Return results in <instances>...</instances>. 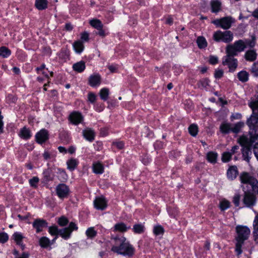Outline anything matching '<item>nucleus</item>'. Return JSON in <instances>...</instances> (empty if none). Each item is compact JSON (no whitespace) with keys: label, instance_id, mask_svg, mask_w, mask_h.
<instances>
[{"label":"nucleus","instance_id":"1","mask_svg":"<svg viewBox=\"0 0 258 258\" xmlns=\"http://www.w3.org/2000/svg\"><path fill=\"white\" fill-rule=\"evenodd\" d=\"M248 105L252 110V114L246 122L249 127V138L242 136L238 140L242 147V152L244 159L247 162L251 155L250 148L258 140V93L255 98L251 99Z\"/></svg>","mask_w":258,"mask_h":258},{"label":"nucleus","instance_id":"2","mask_svg":"<svg viewBox=\"0 0 258 258\" xmlns=\"http://www.w3.org/2000/svg\"><path fill=\"white\" fill-rule=\"evenodd\" d=\"M111 250L118 254L131 256L134 254L135 249L124 237L116 238Z\"/></svg>","mask_w":258,"mask_h":258},{"label":"nucleus","instance_id":"3","mask_svg":"<svg viewBox=\"0 0 258 258\" xmlns=\"http://www.w3.org/2000/svg\"><path fill=\"white\" fill-rule=\"evenodd\" d=\"M237 236L236 238V251L237 254L241 252V246L244 240L247 239L250 234V230L246 226H238L236 227Z\"/></svg>","mask_w":258,"mask_h":258},{"label":"nucleus","instance_id":"4","mask_svg":"<svg viewBox=\"0 0 258 258\" xmlns=\"http://www.w3.org/2000/svg\"><path fill=\"white\" fill-rule=\"evenodd\" d=\"M240 179L242 183L250 185L253 191L258 194V181L254 177L247 172H243Z\"/></svg>","mask_w":258,"mask_h":258},{"label":"nucleus","instance_id":"5","mask_svg":"<svg viewBox=\"0 0 258 258\" xmlns=\"http://www.w3.org/2000/svg\"><path fill=\"white\" fill-rule=\"evenodd\" d=\"M233 38V34L230 31L222 32L217 31L213 34V39L217 42L222 41L225 43H229Z\"/></svg>","mask_w":258,"mask_h":258},{"label":"nucleus","instance_id":"6","mask_svg":"<svg viewBox=\"0 0 258 258\" xmlns=\"http://www.w3.org/2000/svg\"><path fill=\"white\" fill-rule=\"evenodd\" d=\"M235 20L230 16L223 17L220 19H217L212 21V23L217 27H221L223 29H229Z\"/></svg>","mask_w":258,"mask_h":258},{"label":"nucleus","instance_id":"7","mask_svg":"<svg viewBox=\"0 0 258 258\" xmlns=\"http://www.w3.org/2000/svg\"><path fill=\"white\" fill-rule=\"evenodd\" d=\"M245 47V44L242 40H238L233 45H228L226 48V53L237 55V53L242 51Z\"/></svg>","mask_w":258,"mask_h":258},{"label":"nucleus","instance_id":"8","mask_svg":"<svg viewBox=\"0 0 258 258\" xmlns=\"http://www.w3.org/2000/svg\"><path fill=\"white\" fill-rule=\"evenodd\" d=\"M222 58V64L224 66H227L230 72H234L237 67V60L233 57L232 54H227Z\"/></svg>","mask_w":258,"mask_h":258},{"label":"nucleus","instance_id":"9","mask_svg":"<svg viewBox=\"0 0 258 258\" xmlns=\"http://www.w3.org/2000/svg\"><path fill=\"white\" fill-rule=\"evenodd\" d=\"M77 229V225L73 222H71L68 227L59 229V236L64 239L67 240L71 237L72 232Z\"/></svg>","mask_w":258,"mask_h":258},{"label":"nucleus","instance_id":"10","mask_svg":"<svg viewBox=\"0 0 258 258\" xmlns=\"http://www.w3.org/2000/svg\"><path fill=\"white\" fill-rule=\"evenodd\" d=\"M55 190L57 196L61 199L67 198L70 192L68 186L62 183L58 184L56 187Z\"/></svg>","mask_w":258,"mask_h":258},{"label":"nucleus","instance_id":"11","mask_svg":"<svg viewBox=\"0 0 258 258\" xmlns=\"http://www.w3.org/2000/svg\"><path fill=\"white\" fill-rule=\"evenodd\" d=\"M94 205L96 209L103 210L107 207V201L103 197H97L94 201Z\"/></svg>","mask_w":258,"mask_h":258},{"label":"nucleus","instance_id":"12","mask_svg":"<svg viewBox=\"0 0 258 258\" xmlns=\"http://www.w3.org/2000/svg\"><path fill=\"white\" fill-rule=\"evenodd\" d=\"M243 202L247 207L252 206L255 203V197L250 192H245Z\"/></svg>","mask_w":258,"mask_h":258},{"label":"nucleus","instance_id":"13","mask_svg":"<svg viewBox=\"0 0 258 258\" xmlns=\"http://www.w3.org/2000/svg\"><path fill=\"white\" fill-rule=\"evenodd\" d=\"M83 117L78 112H73L70 115V120L74 124H78L82 122Z\"/></svg>","mask_w":258,"mask_h":258},{"label":"nucleus","instance_id":"14","mask_svg":"<svg viewBox=\"0 0 258 258\" xmlns=\"http://www.w3.org/2000/svg\"><path fill=\"white\" fill-rule=\"evenodd\" d=\"M37 142L42 144L48 139V133L45 130H41L35 136Z\"/></svg>","mask_w":258,"mask_h":258},{"label":"nucleus","instance_id":"15","mask_svg":"<svg viewBox=\"0 0 258 258\" xmlns=\"http://www.w3.org/2000/svg\"><path fill=\"white\" fill-rule=\"evenodd\" d=\"M130 226H127L123 222H119L114 225L112 228L113 231L125 232L130 229Z\"/></svg>","mask_w":258,"mask_h":258},{"label":"nucleus","instance_id":"16","mask_svg":"<svg viewBox=\"0 0 258 258\" xmlns=\"http://www.w3.org/2000/svg\"><path fill=\"white\" fill-rule=\"evenodd\" d=\"M89 81L92 87L98 86L100 84V76L98 74L93 75L90 77Z\"/></svg>","mask_w":258,"mask_h":258},{"label":"nucleus","instance_id":"17","mask_svg":"<svg viewBox=\"0 0 258 258\" xmlns=\"http://www.w3.org/2000/svg\"><path fill=\"white\" fill-rule=\"evenodd\" d=\"M238 174L237 167L235 166H232L229 167L227 172V177L230 180L235 179Z\"/></svg>","mask_w":258,"mask_h":258},{"label":"nucleus","instance_id":"18","mask_svg":"<svg viewBox=\"0 0 258 258\" xmlns=\"http://www.w3.org/2000/svg\"><path fill=\"white\" fill-rule=\"evenodd\" d=\"M33 227L36 229L37 232L42 231L43 228L47 226L46 222L42 220H36L33 223Z\"/></svg>","mask_w":258,"mask_h":258},{"label":"nucleus","instance_id":"19","mask_svg":"<svg viewBox=\"0 0 258 258\" xmlns=\"http://www.w3.org/2000/svg\"><path fill=\"white\" fill-rule=\"evenodd\" d=\"M83 136L84 138L89 141H92L94 139L95 134L94 131L90 128H87L83 131Z\"/></svg>","mask_w":258,"mask_h":258},{"label":"nucleus","instance_id":"20","mask_svg":"<svg viewBox=\"0 0 258 258\" xmlns=\"http://www.w3.org/2000/svg\"><path fill=\"white\" fill-rule=\"evenodd\" d=\"M211 7L213 13H218L221 10V3L218 0L212 1Z\"/></svg>","mask_w":258,"mask_h":258},{"label":"nucleus","instance_id":"21","mask_svg":"<svg viewBox=\"0 0 258 258\" xmlns=\"http://www.w3.org/2000/svg\"><path fill=\"white\" fill-rule=\"evenodd\" d=\"M197 43L200 49L205 48L208 45V42L206 38L203 36H199L197 38Z\"/></svg>","mask_w":258,"mask_h":258},{"label":"nucleus","instance_id":"22","mask_svg":"<svg viewBox=\"0 0 258 258\" xmlns=\"http://www.w3.org/2000/svg\"><path fill=\"white\" fill-rule=\"evenodd\" d=\"M93 170L96 174H102L104 171V167L100 162H96L93 165Z\"/></svg>","mask_w":258,"mask_h":258},{"label":"nucleus","instance_id":"23","mask_svg":"<svg viewBox=\"0 0 258 258\" xmlns=\"http://www.w3.org/2000/svg\"><path fill=\"white\" fill-rule=\"evenodd\" d=\"M48 2L47 0H36L35 6L39 10L45 9L47 7Z\"/></svg>","mask_w":258,"mask_h":258},{"label":"nucleus","instance_id":"24","mask_svg":"<svg viewBox=\"0 0 258 258\" xmlns=\"http://www.w3.org/2000/svg\"><path fill=\"white\" fill-rule=\"evenodd\" d=\"M73 48L76 53L80 54L83 51L84 46L82 42L77 41L74 43Z\"/></svg>","mask_w":258,"mask_h":258},{"label":"nucleus","instance_id":"25","mask_svg":"<svg viewBox=\"0 0 258 258\" xmlns=\"http://www.w3.org/2000/svg\"><path fill=\"white\" fill-rule=\"evenodd\" d=\"M73 68L75 71L81 73L85 69V62L83 61L77 62L73 64Z\"/></svg>","mask_w":258,"mask_h":258},{"label":"nucleus","instance_id":"26","mask_svg":"<svg viewBox=\"0 0 258 258\" xmlns=\"http://www.w3.org/2000/svg\"><path fill=\"white\" fill-rule=\"evenodd\" d=\"M68 169L71 171L74 170L78 164V161L77 159L72 158L67 162Z\"/></svg>","mask_w":258,"mask_h":258},{"label":"nucleus","instance_id":"27","mask_svg":"<svg viewBox=\"0 0 258 258\" xmlns=\"http://www.w3.org/2000/svg\"><path fill=\"white\" fill-rule=\"evenodd\" d=\"M253 235L255 240L258 242V214L255 216L253 223Z\"/></svg>","mask_w":258,"mask_h":258},{"label":"nucleus","instance_id":"28","mask_svg":"<svg viewBox=\"0 0 258 258\" xmlns=\"http://www.w3.org/2000/svg\"><path fill=\"white\" fill-rule=\"evenodd\" d=\"M48 232L51 235H55V237L52 240L54 242L57 239L58 235H59V229L56 226H51L49 228Z\"/></svg>","mask_w":258,"mask_h":258},{"label":"nucleus","instance_id":"29","mask_svg":"<svg viewBox=\"0 0 258 258\" xmlns=\"http://www.w3.org/2000/svg\"><path fill=\"white\" fill-rule=\"evenodd\" d=\"M217 157V154L214 152H209L207 155V160L212 163H215L216 162Z\"/></svg>","mask_w":258,"mask_h":258},{"label":"nucleus","instance_id":"30","mask_svg":"<svg viewBox=\"0 0 258 258\" xmlns=\"http://www.w3.org/2000/svg\"><path fill=\"white\" fill-rule=\"evenodd\" d=\"M230 203L229 201L226 200L225 199H223L221 200L219 203V207L222 211H224L227 210L230 207Z\"/></svg>","mask_w":258,"mask_h":258},{"label":"nucleus","instance_id":"31","mask_svg":"<svg viewBox=\"0 0 258 258\" xmlns=\"http://www.w3.org/2000/svg\"><path fill=\"white\" fill-rule=\"evenodd\" d=\"M133 231L137 234H141L144 232L145 227L143 224H137L133 226Z\"/></svg>","mask_w":258,"mask_h":258},{"label":"nucleus","instance_id":"32","mask_svg":"<svg viewBox=\"0 0 258 258\" xmlns=\"http://www.w3.org/2000/svg\"><path fill=\"white\" fill-rule=\"evenodd\" d=\"M19 136L24 139H28L31 136L30 131L26 128H23L19 134Z\"/></svg>","mask_w":258,"mask_h":258},{"label":"nucleus","instance_id":"33","mask_svg":"<svg viewBox=\"0 0 258 258\" xmlns=\"http://www.w3.org/2000/svg\"><path fill=\"white\" fill-rule=\"evenodd\" d=\"M237 77L240 81L245 82L248 79V74L246 72L242 71L238 73Z\"/></svg>","mask_w":258,"mask_h":258},{"label":"nucleus","instance_id":"34","mask_svg":"<svg viewBox=\"0 0 258 258\" xmlns=\"http://www.w3.org/2000/svg\"><path fill=\"white\" fill-rule=\"evenodd\" d=\"M85 233L88 238L92 239L96 236L97 231L94 227H91L86 230Z\"/></svg>","mask_w":258,"mask_h":258},{"label":"nucleus","instance_id":"35","mask_svg":"<svg viewBox=\"0 0 258 258\" xmlns=\"http://www.w3.org/2000/svg\"><path fill=\"white\" fill-rule=\"evenodd\" d=\"M39 244L42 247L46 248L50 244V240L46 237H42L39 239Z\"/></svg>","mask_w":258,"mask_h":258},{"label":"nucleus","instance_id":"36","mask_svg":"<svg viewBox=\"0 0 258 258\" xmlns=\"http://www.w3.org/2000/svg\"><path fill=\"white\" fill-rule=\"evenodd\" d=\"M247 60L252 61L256 58V54L254 50H249L245 54Z\"/></svg>","mask_w":258,"mask_h":258},{"label":"nucleus","instance_id":"37","mask_svg":"<svg viewBox=\"0 0 258 258\" xmlns=\"http://www.w3.org/2000/svg\"><path fill=\"white\" fill-rule=\"evenodd\" d=\"M90 25L96 28V29H100V28H102V24L101 22L98 19H93L91 20L90 21Z\"/></svg>","mask_w":258,"mask_h":258},{"label":"nucleus","instance_id":"38","mask_svg":"<svg viewBox=\"0 0 258 258\" xmlns=\"http://www.w3.org/2000/svg\"><path fill=\"white\" fill-rule=\"evenodd\" d=\"M17 245H19L24 250L25 248V244H23V241L25 239V237L21 233H17Z\"/></svg>","mask_w":258,"mask_h":258},{"label":"nucleus","instance_id":"39","mask_svg":"<svg viewBox=\"0 0 258 258\" xmlns=\"http://www.w3.org/2000/svg\"><path fill=\"white\" fill-rule=\"evenodd\" d=\"M244 124L243 122H239L232 127L231 131L234 133H237L244 126Z\"/></svg>","mask_w":258,"mask_h":258},{"label":"nucleus","instance_id":"40","mask_svg":"<svg viewBox=\"0 0 258 258\" xmlns=\"http://www.w3.org/2000/svg\"><path fill=\"white\" fill-rule=\"evenodd\" d=\"M11 54V51L6 47L3 46L0 48V56L3 57H7Z\"/></svg>","mask_w":258,"mask_h":258},{"label":"nucleus","instance_id":"41","mask_svg":"<svg viewBox=\"0 0 258 258\" xmlns=\"http://www.w3.org/2000/svg\"><path fill=\"white\" fill-rule=\"evenodd\" d=\"M109 95V90L107 88H103L100 91V96L101 99L106 100Z\"/></svg>","mask_w":258,"mask_h":258},{"label":"nucleus","instance_id":"42","mask_svg":"<svg viewBox=\"0 0 258 258\" xmlns=\"http://www.w3.org/2000/svg\"><path fill=\"white\" fill-rule=\"evenodd\" d=\"M153 232L156 235H162L164 233V229L161 225H156L154 227Z\"/></svg>","mask_w":258,"mask_h":258},{"label":"nucleus","instance_id":"43","mask_svg":"<svg viewBox=\"0 0 258 258\" xmlns=\"http://www.w3.org/2000/svg\"><path fill=\"white\" fill-rule=\"evenodd\" d=\"M231 125L228 123H223L220 126V130L223 133H228L231 131Z\"/></svg>","mask_w":258,"mask_h":258},{"label":"nucleus","instance_id":"44","mask_svg":"<svg viewBox=\"0 0 258 258\" xmlns=\"http://www.w3.org/2000/svg\"><path fill=\"white\" fill-rule=\"evenodd\" d=\"M39 181V179L38 177L34 176L29 180V183L31 187L36 188Z\"/></svg>","mask_w":258,"mask_h":258},{"label":"nucleus","instance_id":"45","mask_svg":"<svg viewBox=\"0 0 258 258\" xmlns=\"http://www.w3.org/2000/svg\"><path fill=\"white\" fill-rule=\"evenodd\" d=\"M189 133L192 136H196L198 132V126L196 124H191L188 127Z\"/></svg>","mask_w":258,"mask_h":258},{"label":"nucleus","instance_id":"46","mask_svg":"<svg viewBox=\"0 0 258 258\" xmlns=\"http://www.w3.org/2000/svg\"><path fill=\"white\" fill-rule=\"evenodd\" d=\"M232 153L230 152H225L223 153L222 160L224 162H227L230 161L231 158Z\"/></svg>","mask_w":258,"mask_h":258},{"label":"nucleus","instance_id":"47","mask_svg":"<svg viewBox=\"0 0 258 258\" xmlns=\"http://www.w3.org/2000/svg\"><path fill=\"white\" fill-rule=\"evenodd\" d=\"M37 71L38 74H42L45 77H48V70L45 69V65L42 64L40 68H37Z\"/></svg>","mask_w":258,"mask_h":258},{"label":"nucleus","instance_id":"48","mask_svg":"<svg viewBox=\"0 0 258 258\" xmlns=\"http://www.w3.org/2000/svg\"><path fill=\"white\" fill-rule=\"evenodd\" d=\"M209 80L207 79H203L201 80L199 84V87L202 88H206L207 86L209 85Z\"/></svg>","mask_w":258,"mask_h":258},{"label":"nucleus","instance_id":"49","mask_svg":"<svg viewBox=\"0 0 258 258\" xmlns=\"http://www.w3.org/2000/svg\"><path fill=\"white\" fill-rule=\"evenodd\" d=\"M218 57L215 55H210L209 56V61L210 64L214 65L218 63Z\"/></svg>","mask_w":258,"mask_h":258},{"label":"nucleus","instance_id":"50","mask_svg":"<svg viewBox=\"0 0 258 258\" xmlns=\"http://www.w3.org/2000/svg\"><path fill=\"white\" fill-rule=\"evenodd\" d=\"M8 235L6 233L2 232L0 233V242L4 243L8 240Z\"/></svg>","mask_w":258,"mask_h":258},{"label":"nucleus","instance_id":"51","mask_svg":"<svg viewBox=\"0 0 258 258\" xmlns=\"http://www.w3.org/2000/svg\"><path fill=\"white\" fill-rule=\"evenodd\" d=\"M251 71L255 76H258V62L253 64Z\"/></svg>","mask_w":258,"mask_h":258},{"label":"nucleus","instance_id":"52","mask_svg":"<svg viewBox=\"0 0 258 258\" xmlns=\"http://www.w3.org/2000/svg\"><path fill=\"white\" fill-rule=\"evenodd\" d=\"M223 71L221 69H217L215 70L214 76L216 79H220L223 77Z\"/></svg>","mask_w":258,"mask_h":258},{"label":"nucleus","instance_id":"53","mask_svg":"<svg viewBox=\"0 0 258 258\" xmlns=\"http://www.w3.org/2000/svg\"><path fill=\"white\" fill-rule=\"evenodd\" d=\"M68 223V220L65 217H62L59 218L58 220V223L59 225L63 226L67 225Z\"/></svg>","mask_w":258,"mask_h":258},{"label":"nucleus","instance_id":"54","mask_svg":"<svg viewBox=\"0 0 258 258\" xmlns=\"http://www.w3.org/2000/svg\"><path fill=\"white\" fill-rule=\"evenodd\" d=\"M240 197L238 194L235 195L233 199V202L235 206H239L240 202Z\"/></svg>","mask_w":258,"mask_h":258},{"label":"nucleus","instance_id":"55","mask_svg":"<svg viewBox=\"0 0 258 258\" xmlns=\"http://www.w3.org/2000/svg\"><path fill=\"white\" fill-rule=\"evenodd\" d=\"M96 96L93 93H89L88 95V100L91 103H94L96 101Z\"/></svg>","mask_w":258,"mask_h":258},{"label":"nucleus","instance_id":"56","mask_svg":"<svg viewBox=\"0 0 258 258\" xmlns=\"http://www.w3.org/2000/svg\"><path fill=\"white\" fill-rule=\"evenodd\" d=\"M253 152L255 156L258 160V143L255 142L253 145Z\"/></svg>","mask_w":258,"mask_h":258},{"label":"nucleus","instance_id":"57","mask_svg":"<svg viewBox=\"0 0 258 258\" xmlns=\"http://www.w3.org/2000/svg\"><path fill=\"white\" fill-rule=\"evenodd\" d=\"M30 253L28 252H23L21 254H19L17 256V258H29Z\"/></svg>","mask_w":258,"mask_h":258},{"label":"nucleus","instance_id":"58","mask_svg":"<svg viewBox=\"0 0 258 258\" xmlns=\"http://www.w3.org/2000/svg\"><path fill=\"white\" fill-rule=\"evenodd\" d=\"M114 145L119 149H122L124 146V144L122 142H117L114 143Z\"/></svg>","mask_w":258,"mask_h":258},{"label":"nucleus","instance_id":"59","mask_svg":"<svg viewBox=\"0 0 258 258\" xmlns=\"http://www.w3.org/2000/svg\"><path fill=\"white\" fill-rule=\"evenodd\" d=\"M245 44V46L246 45H247V46H249L250 47H252L255 45V41H254V39H252V40H250V41H246Z\"/></svg>","mask_w":258,"mask_h":258},{"label":"nucleus","instance_id":"60","mask_svg":"<svg viewBox=\"0 0 258 258\" xmlns=\"http://www.w3.org/2000/svg\"><path fill=\"white\" fill-rule=\"evenodd\" d=\"M3 116L1 115V111H0V133L3 132Z\"/></svg>","mask_w":258,"mask_h":258},{"label":"nucleus","instance_id":"61","mask_svg":"<svg viewBox=\"0 0 258 258\" xmlns=\"http://www.w3.org/2000/svg\"><path fill=\"white\" fill-rule=\"evenodd\" d=\"M89 35L87 33L84 32L81 35V39L84 41H87L88 40Z\"/></svg>","mask_w":258,"mask_h":258},{"label":"nucleus","instance_id":"62","mask_svg":"<svg viewBox=\"0 0 258 258\" xmlns=\"http://www.w3.org/2000/svg\"><path fill=\"white\" fill-rule=\"evenodd\" d=\"M108 68L111 73L115 72L117 69L116 67L114 65H110L108 67Z\"/></svg>","mask_w":258,"mask_h":258},{"label":"nucleus","instance_id":"63","mask_svg":"<svg viewBox=\"0 0 258 258\" xmlns=\"http://www.w3.org/2000/svg\"><path fill=\"white\" fill-rule=\"evenodd\" d=\"M239 149V147L238 146H234L232 147L231 150V152H230L232 154H235L237 152V150Z\"/></svg>","mask_w":258,"mask_h":258},{"label":"nucleus","instance_id":"64","mask_svg":"<svg viewBox=\"0 0 258 258\" xmlns=\"http://www.w3.org/2000/svg\"><path fill=\"white\" fill-rule=\"evenodd\" d=\"M43 156L45 159L47 160L50 158V154L48 151H46L43 153Z\"/></svg>","mask_w":258,"mask_h":258}]
</instances>
